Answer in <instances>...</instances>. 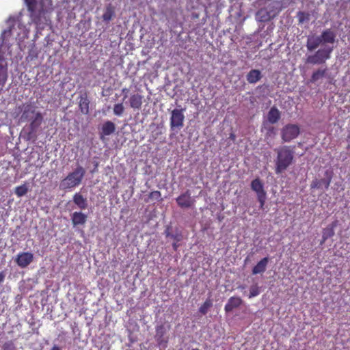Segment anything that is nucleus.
I'll return each mask as SVG.
<instances>
[{
    "label": "nucleus",
    "mask_w": 350,
    "mask_h": 350,
    "mask_svg": "<svg viewBox=\"0 0 350 350\" xmlns=\"http://www.w3.org/2000/svg\"><path fill=\"white\" fill-rule=\"evenodd\" d=\"M185 109H174L171 111L170 126L172 131L180 130L184 126Z\"/></svg>",
    "instance_id": "39448f33"
},
{
    "label": "nucleus",
    "mask_w": 350,
    "mask_h": 350,
    "mask_svg": "<svg viewBox=\"0 0 350 350\" xmlns=\"http://www.w3.org/2000/svg\"><path fill=\"white\" fill-rule=\"evenodd\" d=\"M240 288H244V286H241L239 287Z\"/></svg>",
    "instance_id": "c03bdc74"
},
{
    "label": "nucleus",
    "mask_w": 350,
    "mask_h": 350,
    "mask_svg": "<svg viewBox=\"0 0 350 350\" xmlns=\"http://www.w3.org/2000/svg\"><path fill=\"white\" fill-rule=\"evenodd\" d=\"M176 203L181 208H189L194 206L196 200L191 196L189 190L182 193L176 198Z\"/></svg>",
    "instance_id": "6e6552de"
},
{
    "label": "nucleus",
    "mask_w": 350,
    "mask_h": 350,
    "mask_svg": "<svg viewBox=\"0 0 350 350\" xmlns=\"http://www.w3.org/2000/svg\"><path fill=\"white\" fill-rule=\"evenodd\" d=\"M19 108L22 113L20 118L21 122H27L31 120L36 113H41L37 110V107L31 103H24Z\"/></svg>",
    "instance_id": "423d86ee"
},
{
    "label": "nucleus",
    "mask_w": 350,
    "mask_h": 350,
    "mask_svg": "<svg viewBox=\"0 0 350 350\" xmlns=\"http://www.w3.org/2000/svg\"><path fill=\"white\" fill-rule=\"evenodd\" d=\"M257 16L262 22H266L271 20L270 13L266 9H260L257 12Z\"/></svg>",
    "instance_id": "c756f323"
},
{
    "label": "nucleus",
    "mask_w": 350,
    "mask_h": 350,
    "mask_svg": "<svg viewBox=\"0 0 350 350\" xmlns=\"http://www.w3.org/2000/svg\"><path fill=\"white\" fill-rule=\"evenodd\" d=\"M277 156L275 159V173L285 172L294 162V147L283 146L274 150Z\"/></svg>",
    "instance_id": "f03ea898"
},
{
    "label": "nucleus",
    "mask_w": 350,
    "mask_h": 350,
    "mask_svg": "<svg viewBox=\"0 0 350 350\" xmlns=\"http://www.w3.org/2000/svg\"><path fill=\"white\" fill-rule=\"evenodd\" d=\"M326 73H327V68H319L318 70H317L316 71H314L312 76H311V78L310 79V81L311 83H315L316 81H317L318 80H319L320 79H322L323 78L325 75H326Z\"/></svg>",
    "instance_id": "bb28decb"
},
{
    "label": "nucleus",
    "mask_w": 350,
    "mask_h": 350,
    "mask_svg": "<svg viewBox=\"0 0 350 350\" xmlns=\"http://www.w3.org/2000/svg\"><path fill=\"white\" fill-rule=\"evenodd\" d=\"M87 218L88 216L81 211H75L71 215V220L74 226L84 225Z\"/></svg>",
    "instance_id": "dca6fc26"
},
{
    "label": "nucleus",
    "mask_w": 350,
    "mask_h": 350,
    "mask_svg": "<svg viewBox=\"0 0 350 350\" xmlns=\"http://www.w3.org/2000/svg\"><path fill=\"white\" fill-rule=\"evenodd\" d=\"M332 172L329 171L325 172L326 178L313 180L310 184V188L312 189H320L322 186H324L325 189H327L330 185L332 176Z\"/></svg>",
    "instance_id": "9d476101"
},
{
    "label": "nucleus",
    "mask_w": 350,
    "mask_h": 350,
    "mask_svg": "<svg viewBox=\"0 0 350 350\" xmlns=\"http://www.w3.org/2000/svg\"><path fill=\"white\" fill-rule=\"evenodd\" d=\"M322 43L320 36H308L306 47L308 51H314Z\"/></svg>",
    "instance_id": "6ab92c4d"
},
{
    "label": "nucleus",
    "mask_w": 350,
    "mask_h": 350,
    "mask_svg": "<svg viewBox=\"0 0 350 350\" xmlns=\"http://www.w3.org/2000/svg\"><path fill=\"white\" fill-rule=\"evenodd\" d=\"M333 47L325 46L319 49L314 54L308 55L306 57V63L310 64H323L331 57Z\"/></svg>",
    "instance_id": "20e7f679"
},
{
    "label": "nucleus",
    "mask_w": 350,
    "mask_h": 350,
    "mask_svg": "<svg viewBox=\"0 0 350 350\" xmlns=\"http://www.w3.org/2000/svg\"><path fill=\"white\" fill-rule=\"evenodd\" d=\"M299 134V126L296 124H288L282 130V139L284 142H288L296 138Z\"/></svg>",
    "instance_id": "0eeeda50"
},
{
    "label": "nucleus",
    "mask_w": 350,
    "mask_h": 350,
    "mask_svg": "<svg viewBox=\"0 0 350 350\" xmlns=\"http://www.w3.org/2000/svg\"><path fill=\"white\" fill-rule=\"evenodd\" d=\"M5 277L4 271L0 272V283L3 282Z\"/></svg>",
    "instance_id": "4c0bfd02"
},
{
    "label": "nucleus",
    "mask_w": 350,
    "mask_h": 350,
    "mask_svg": "<svg viewBox=\"0 0 350 350\" xmlns=\"http://www.w3.org/2000/svg\"><path fill=\"white\" fill-rule=\"evenodd\" d=\"M172 239H173L176 242L179 241L180 240V236L178 234H172Z\"/></svg>",
    "instance_id": "e433bc0d"
},
{
    "label": "nucleus",
    "mask_w": 350,
    "mask_h": 350,
    "mask_svg": "<svg viewBox=\"0 0 350 350\" xmlns=\"http://www.w3.org/2000/svg\"><path fill=\"white\" fill-rule=\"evenodd\" d=\"M260 293V288L258 284H253L250 288V294L248 297L250 299L258 296Z\"/></svg>",
    "instance_id": "2f4dec72"
},
{
    "label": "nucleus",
    "mask_w": 350,
    "mask_h": 350,
    "mask_svg": "<svg viewBox=\"0 0 350 350\" xmlns=\"http://www.w3.org/2000/svg\"><path fill=\"white\" fill-rule=\"evenodd\" d=\"M177 247H178V245H177L176 243H173V248L174 250H177Z\"/></svg>",
    "instance_id": "79ce46f5"
},
{
    "label": "nucleus",
    "mask_w": 350,
    "mask_h": 350,
    "mask_svg": "<svg viewBox=\"0 0 350 350\" xmlns=\"http://www.w3.org/2000/svg\"><path fill=\"white\" fill-rule=\"evenodd\" d=\"M89 105L90 100L88 99V93L84 92L81 94L79 96V107L80 111L85 115L89 113Z\"/></svg>",
    "instance_id": "4468645a"
},
{
    "label": "nucleus",
    "mask_w": 350,
    "mask_h": 350,
    "mask_svg": "<svg viewBox=\"0 0 350 350\" xmlns=\"http://www.w3.org/2000/svg\"><path fill=\"white\" fill-rule=\"evenodd\" d=\"M155 332H156V334H155L154 338H155V340H156L157 342L158 343V345L159 346L166 345L167 343L168 342V339L165 338V337H164V336L165 335L166 332H167L166 328L165 327L164 325L161 324V325H157L155 328Z\"/></svg>",
    "instance_id": "f8f14e48"
},
{
    "label": "nucleus",
    "mask_w": 350,
    "mask_h": 350,
    "mask_svg": "<svg viewBox=\"0 0 350 350\" xmlns=\"http://www.w3.org/2000/svg\"><path fill=\"white\" fill-rule=\"evenodd\" d=\"M8 66L3 59L0 58V93L8 80Z\"/></svg>",
    "instance_id": "ddd939ff"
},
{
    "label": "nucleus",
    "mask_w": 350,
    "mask_h": 350,
    "mask_svg": "<svg viewBox=\"0 0 350 350\" xmlns=\"http://www.w3.org/2000/svg\"><path fill=\"white\" fill-rule=\"evenodd\" d=\"M124 111V107L122 103H117L113 106V113L117 116H121Z\"/></svg>",
    "instance_id": "473e14b6"
},
{
    "label": "nucleus",
    "mask_w": 350,
    "mask_h": 350,
    "mask_svg": "<svg viewBox=\"0 0 350 350\" xmlns=\"http://www.w3.org/2000/svg\"><path fill=\"white\" fill-rule=\"evenodd\" d=\"M29 122V130L28 132V138L31 139L33 135H35L36 133L38 131V129L41 126L43 122V116L42 113H36V116L31 119L28 120Z\"/></svg>",
    "instance_id": "1a4fd4ad"
},
{
    "label": "nucleus",
    "mask_w": 350,
    "mask_h": 350,
    "mask_svg": "<svg viewBox=\"0 0 350 350\" xmlns=\"http://www.w3.org/2000/svg\"><path fill=\"white\" fill-rule=\"evenodd\" d=\"M336 33L331 29H327L320 36L322 43L334 44L336 40Z\"/></svg>",
    "instance_id": "a211bd4d"
},
{
    "label": "nucleus",
    "mask_w": 350,
    "mask_h": 350,
    "mask_svg": "<svg viewBox=\"0 0 350 350\" xmlns=\"http://www.w3.org/2000/svg\"><path fill=\"white\" fill-rule=\"evenodd\" d=\"M262 78L261 72L257 69L251 70L246 76L247 81L249 83L253 84L257 83Z\"/></svg>",
    "instance_id": "4be33fe9"
},
{
    "label": "nucleus",
    "mask_w": 350,
    "mask_h": 350,
    "mask_svg": "<svg viewBox=\"0 0 350 350\" xmlns=\"http://www.w3.org/2000/svg\"><path fill=\"white\" fill-rule=\"evenodd\" d=\"M143 96L139 94L131 95L129 98L130 107L134 109H139L142 107Z\"/></svg>",
    "instance_id": "aec40b11"
},
{
    "label": "nucleus",
    "mask_w": 350,
    "mask_h": 350,
    "mask_svg": "<svg viewBox=\"0 0 350 350\" xmlns=\"http://www.w3.org/2000/svg\"><path fill=\"white\" fill-rule=\"evenodd\" d=\"M165 235H166L167 237H170L172 238V234L169 232L168 229L165 230Z\"/></svg>",
    "instance_id": "58836bf2"
},
{
    "label": "nucleus",
    "mask_w": 350,
    "mask_h": 350,
    "mask_svg": "<svg viewBox=\"0 0 350 350\" xmlns=\"http://www.w3.org/2000/svg\"><path fill=\"white\" fill-rule=\"evenodd\" d=\"M337 224L338 221L336 220L323 229V235L324 240H327L329 238H331L334 235V228L337 226Z\"/></svg>",
    "instance_id": "393cba45"
},
{
    "label": "nucleus",
    "mask_w": 350,
    "mask_h": 350,
    "mask_svg": "<svg viewBox=\"0 0 350 350\" xmlns=\"http://www.w3.org/2000/svg\"><path fill=\"white\" fill-rule=\"evenodd\" d=\"M252 189L256 193L257 196L258 195L266 194V191L264 189L263 183L258 178H255L251 183Z\"/></svg>",
    "instance_id": "b1692460"
},
{
    "label": "nucleus",
    "mask_w": 350,
    "mask_h": 350,
    "mask_svg": "<svg viewBox=\"0 0 350 350\" xmlns=\"http://www.w3.org/2000/svg\"><path fill=\"white\" fill-rule=\"evenodd\" d=\"M212 306V301L211 299H206L203 304L201 305V306L199 308V312L202 314H206L208 312V310L210 307Z\"/></svg>",
    "instance_id": "7c9ffc66"
},
{
    "label": "nucleus",
    "mask_w": 350,
    "mask_h": 350,
    "mask_svg": "<svg viewBox=\"0 0 350 350\" xmlns=\"http://www.w3.org/2000/svg\"><path fill=\"white\" fill-rule=\"evenodd\" d=\"M85 170L82 166H78L75 170L69 173L61 183L59 187L61 189L66 190L74 188L79 185L85 176Z\"/></svg>",
    "instance_id": "7ed1b4c3"
},
{
    "label": "nucleus",
    "mask_w": 350,
    "mask_h": 350,
    "mask_svg": "<svg viewBox=\"0 0 350 350\" xmlns=\"http://www.w3.org/2000/svg\"><path fill=\"white\" fill-rule=\"evenodd\" d=\"M269 258L265 257L262 258L258 263L253 267L252 269V274L256 275L258 273H262L266 271L268 262Z\"/></svg>",
    "instance_id": "f3484780"
},
{
    "label": "nucleus",
    "mask_w": 350,
    "mask_h": 350,
    "mask_svg": "<svg viewBox=\"0 0 350 350\" xmlns=\"http://www.w3.org/2000/svg\"><path fill=\"white\" fill-rule=\"evenodd\" d=\"M33 260V255L30 252H21L18 254L16 262L21 268L27 267Z\"/></svg>",
    "instance_id": "9b49d317"
},
{
    "label": "nucleus",
    "mask_w": 350,
    "mask_h": 350,
    "mask_svg": "<svg viewBox=\"0 0 350 350\" xmlns=\"http://www.w3.org/2000/svg\"><path fill=\"white\" fill-rule=\"evenodd\" d=\"M281 114L278 109L272 107L267 113V120L271 124H275L280 119Z\"/></svg>",
    "instance_id": "5701e85b"
},
{
    "label": "nucleus",
    "mask_w": 350,
    "mask_h": 350,
    "mask_svg": "<svg viewBox=\"0 0 350 350\" xmlns=\"http://www.w3.org/2000/svg\"><path fill=\"white\" fill-rule=\"evenodd\" d=\"M114 15L115 12L113 8L111 5H109L106 8L102 18L103 21L109 23L114 16Z\"/></svg>",
    "instance_id": "cd10ccee"
},
{
    "label": "nucleus",
    "mask_w": 350,
    "mask_h": 350,
    "mask_svg": "<svg viewBox=\"0 0 350 350\" xmlns=\"http://www.w3.org/2000/svg\"><path fill=\"white\" fill-rule=\"evenodd\" d=\"M28 10L31 12L33 22L40 28L43 29L44 25H46L49 19L46 14L53 8L51 0H41L38 4L36 0H25Z\"/></svg>",
    "instance_id": "f257e3e1"
},
{
    "label": "nucleus",
    "mask_w": 350,
    "mask_h": 350,
    "mask_svg": "<svg viewBox=\"0 0 350 350\" xmlns=\"http://www.w3.org/2000/svg\"><path fill=\"white\" fill-rule=\"evenodd\" d=\"M161 193L159 191H154L150 193L148 198L150 199H154L159 200L161 199Z\"/></svg>",
    "instance_id": "f704fd0d"
},
{
    "label": "nucleus",
    "mask_w": 350,
    "mask_h": 350,
    "mask_svg": "<svg viewBox=\"0 0 350 350\" xmlns=\"http://www.w3.org/2000/svg\"><path fill=\"white\" fill-rule=\"evenodd\" d=\"M122 92H124V93H127V92H129V90H128L127 88H123V89L122 90Z\"/></svg>",
    "instance_id": "37998d69"
},
{
    "label": "nucleus",
    "mask_w": 350,
    "mask_h": 350,
    "mask_svg": "<svg viewBox=\"0 0 350 350\" xmlns=\"http://www.w3.org/2000/svg\"><path fill=\"white\" fill-rule=\"evenodd\" d=\"M326 241H327V240H324V239H323V235H322V239H321V242H320V244H321V245H323V244Z\"/></svg>",
    "instance_id": "a19ab883"
},
{
    "label": "nucleus",
    "mask_w": 350,
    "mask_h": 350,
    "mask_svg": "<svg viewBox=\"0 0 350 350\" xmlns=\"http://www.w3.org/2000/svg\"><path fill=\"white\" fill-rule=\"evenodd\" d=\"M3 350H16V347L12 341L5 342L3 345Z\"/></svg>",
    "instance_id": "72a5a7b5"
},
{
    "label": "nucleus",
    "mask_w": 350,
    "mask_h": 350,
    "mask_svg": "<svg viewBox=\"0 0 350 350\" xmlns=\"http://www.w3.org/2000/svg\"><path fill=\"white\" fill-rule=\"evenodd\" d=\"M243 303V300L239 297H231L228 300L227 304L224 306L226 312H230L233 309L239 307Z\"/></svg>",
    "instance_id": "2eb2a0df"
},
{
    "label": "nucleus",
    "mask_w": 350,
    "mask_h": 350,
    "mask_svg": "<svg viewBox=\"0 0 350 350\" xmlns=\"http://www.w3.org/2000/svg\"><path fill=\"white\" fill-rule=\"evenodd\" d=\"M73 202L77 207L81 210H84L88 208V200L80 193H76L73 196Z\"/></svg>",
    "instance_id": "412c9836"
},
{
    "label": "nucleus",
    "mask_w": 350,
    "mask_h": 350,
    "mask_svg": "<svg viewBox=\"0 0 350 350\" xmlns=\"http://www.w3.org/2000/svg\"><path fill=\"white\" fill-rule=\"evenodd\" d=\"M116 130L115 124L111 121L105 122L101 129V134L103 135H110Z\"/></svg>",
    "instance_id": "a878e982"
},
{
    "label": "nucleus",
    "mask_w": 350,
    "mask_h": 350,
    "mask_svg": "<svg viewBox=\"0 0 350 350\" xmlns=\"http://www.w3.org/2000/svg\"><path fill=\"white\" fill-rule=\"evenodd\" d=\"M51 350H61L60 347H59L57 345H54L51 349Z\"/></svg>",
    "instance_id": "ea45409f"
},
{
    "label": "nucleus",
    "mask_w": 350,
    "mask_h": 350,
    "mask_svg": "<svg viewBox=\"0 0 350 350\" xmlns=\"http://www.w3.org/2000/svg\"><path fill=\"white\" fill-rule=\"evenodd\" d=\"M28 191L29 187L27 183H25L21 185L17 186L14 189V193L18 198H21L27 194Z\"/></svg>",
    "instance_id": "c85d7f7f"
},
{
    "label": "nucleus",
    "mask_w": 350,
    "mask_h": 350,
    "mask_svg": "<svg viewBox=\"0 0 350 350\" xmlns=\"http://www.w3.org/2000/svg\"><path fill=\"white\" fill-rule=\"evenodd\" d=\"M266 195L267 194H262V195H258L257 196L258 200V202L260 203V207L261 208H262L264 205H265V200H266Z\"/></svg>",
    "instance_id": "c9c22d12"
}]
</instances>
